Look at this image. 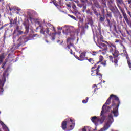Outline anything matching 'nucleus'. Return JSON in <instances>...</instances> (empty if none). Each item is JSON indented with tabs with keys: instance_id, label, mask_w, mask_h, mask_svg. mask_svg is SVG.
I'll list each match as a JSON object with an SVG mask.
<instances>
[{
	"instance_id": "nucleus-1",
	"label": "nucleus",
	"mask_w": 131,
	"mask_h": 131,
	"mask_svg": "<svg viewBox=\"0 0 131 131\" xmlns=\"http://www.w3.org/2000/svg\"><path fill=\"white\" fill-rule=\"evenodd\" d=\"M120 104V100H119L118 97L116 95L111 94L102 106V111L100 114V118L96 116L91 117V121L93 123H94L96 126H98L99 122L101 124L103 123L105 119L107 118V112L110 111L111 108H113L111 114L108 115V120H107L104 127L99 131H106L108 129L112 123L114 122V119L113 117H117L119 115L118 108Z\"/></svg>"
},
{
	"instance_id": "nucleus-2",
	"label": "nucleus",
	"mask_w": 131,
	"mask_h": 131,
	"mask_svg": "<svg viewBox=\"0 0 131 131\" xmlns=\"http://www.w3.org/2000/svg\"><path fill=\"white\" fill-rule=\"evenodd\" d=\"M63 34H66L67 35L70 33L71 36L67 39L68 45L67 47L69 49H70V47H72L73 48L74 47L73 46V41L75 37V34H76V31L74 27L69 25H64L63 26Z\"/></svg>"
},
{
	"instance_id": "nucleus-3",
	"label": "nucleus",
	"mask_w": 131,
	"mask_h": 131,
	"mask_svg": "<svg viewBox=\"0 0 131 131\" xmlns=\"http://www.w3.org/2000/svg\"><path fill=\"white\" fill-rule=\"evenodd\" d=\"M40 33L42 34H46L47 33V34H48L50 36L51 40H55L56 35L57 34L55 27L50 23L47 24L46 28H42L41 29Z\"/></svg>"
},
{
	"instance_id": "nucleus-4",
	"label": "nucleus",
	"mask_w": 131,
	"mask_h": 131,
	"mask_svg": "<svg viewBox=\"0 0 131 131\" xmlns=\"http://www.w3.org/2000/svg\"><path fill=\"white\" fill-rule=\"evenodd\" d=\"M30 39H31V38H29L25 35L21 36L17 40L16 43L13 45L12 48L10 49V51H11V52H14L15 50H18L20 46H24L25 42H27V41L30 40Z\"/></svg>"
},
{
	"instance_id": "nucleus-5",
	"label": "nucleus",
	"mask_w": 131,
	"mask_h": 131,
	"mask_svg": "<svg viewBox=\"0 0 131 131\" xmlns=\"http://www.w3.org/2000/svg\"><path fill=\"white\" fill-rule=\"evenodd\" d=\"M96 40H97L98 43L97 42L96 43L97 47L99 48L100 49H101V51H103L102 54L103 55H105L106 54V52H108V47H107V45L103 43L104 42V40H103V36L101 34H98L96 37Z\"/></svg>"
},
{
	"instance_id": "nucleus-6",
	"label": "nucleus",
	"mask_w": 131,
	"mask_h": 131,
	"mask_svg": "<svg viewBox=\"0 0 131 131\" xmlns=\"http://www.w3.org/2000/svg\"><path fill=\"white\" fill-rule=\"evenodd\" d=\"M67 125H70V128L67 131L72 130L75 126V120H73L72 118H68L64 121H63L61 126L63 130H66Z\"/></svg>"
},
{
	"instance_id": "nucleus-7",
	"label": "nucleus",
	"mask_w": 131,
	"mask_h": 131,
	"mask_svg": "<svg viewBox=\"0 0 131 131\" xmlns=\"http://www.w3.org/2000/svg\"><path fill=\"white\" fill-rule=\"evenodd\" d=\"M105 42L107 43V45H108L109 52L110 53H112L113 56H114L115 58H117L119 55H118V51L116 50V46H115L113 44L110 45L109 43H108V42L107 41H105Z\"/></svg>"
},
{
	"instance_id": "nucleus-8",
	"label": "nucleus",
	"mask_w": 131,
	"mask_h": 131,
	"mask_svg": "<svg viewBox=\"0 0 131 131\" xmlns=\"http://www.w3.org/2000/svg\"><path fill=\"white\" fill-rule=\"evenodd\" d=\"M21 34H23V31L20 30V28L19 26L17 25L16 29H15L13 32V42H15V41L18 38L19 36L21 35Z\"/></svg>"
},
{
	"instance_id": "nucleus-9",
	"label": "nucleus",
	"mask_w": 131,
	"mask_h": 131,
	"mask_svg": "<svg viewBox=\"0 0 131 131\" xmlns=\"http://www.w3.org/2000/svg\"><path fill=\"white\" fill-rule=\"evenodd\" d=\"M107 2L108 8L113 13H115V12H116V13H119L118 9H117V7H116L115 6H113L112 5L113 4H114V0H108Z\"/></svg>"
},
{
	"instance_id": "nucleus-10",
	"label": "nucleus",
	"mask_w": 131,
	"mask_h": 131,
	"mask_svg": "<svg viewBox=\"0 0 131 131\" xmlns=\"http://www.w3.org/2000/svg\"><path fill=\"white\" fill-rule=\"evenodd\" d=\"M23 24L25 26V28L24 34H27V33L29 32V20H28V18H25Z\"/></svg>"
},
{
	"instance_id": "nucleus-11",
	"label": "nucleus",
	"mask_w": 131,
	"mask_h": 131,
	"mask_svg": "<svg viewBox=\"0 0 131 131\" xmlns=\"http://www.w3.org/2000/svg\"><path fill=\"white\" fill-rule=\"evenodd\" d=\"M92 72H94V73H91L92 76H95L97 75V76H99V79L101 80L102 78L103 77V75L100 73V69H97L96 70L92 71Z\"/></svg>"
},
{
	"instance_id": "nucleus-12",
	"label": "nucleus",
	"mask_w": 131,
	"mask_h": 131,
	"mask_svg": "<svg viewBox=\"0 0 131 131\" xmlns=\"http://www.w3.org/2000/svg\"><path fill=\"white\" fill-rule=\"evenodd\" d=\"M106 21L107 22V26L110 27V30H111V28H113L114 31H116V25L115 23L113 22L111 23L110 20L108 18L106 19Z\"/></svg>"
},
{
	"instance_id": "nucleus-13",
	"label": "nucleus",
	"mask_w": 131,
	"mask_h": 131,
	"mask_svg": "<svg viewBox=\"0 0 131 131\" xmlns=\"http://www.w3.org/2000/svg\"><path fill=\"white\" fill-rule=\"evenodd\" d=\"M77 15V18L79 19L78 27L79 28H82V19H81V14L80 13L78 12L76 13Z\"/></svg>"
},
{
	"instance_id": "nucleus-14",
	"label": "nucleus",
	"mask_w": 131,
	"mask_h": 131,
	"mask_svg": "<svg viewBox=\"0 0 131 131\" xmlns=\"http://www.w3.org/2000/svg\"><path fill=\"white\" fill-rule=\"evenodd\" d=\"M122 13L124 19H125V20L126 21V23H127V24L129 25V26L131 28V21L128 20V18H127V15H126V13H125V12L123 11H122Z\"/></svg>"
},
{
	"instance_id": "nucleus-15",
	"label": "nucleus",
	"mask_w": 131,
	"mask_h": 131,
	"mask_svg": "<svg viewBox=\"0 0 131 131\" xmlns=\"http://www.w3.org/2000/svg\"><path fill=\"white\" fill-rule=\"evenodd\" d=\"M9 76V74L8 73V71H5L3 73V76L1 80H0V82H6V77Z\"/></svg>"
},
{
	"instance_id": "nucleus-16",
	"label": "nucleus",
	"mask_w": 131,
	"mask_h": 131,
	"mask_svg": "<svg viewBox=\"0 0 131 131\" xmlns=\"http://www.w3.org/2000/svg\"><path fill=\"white\" fill-rule=\"evenodd\" d=\"M85 52H84L82 53V61L84 60H88L89 62H90L91 64H94V63H95L94 62V60L93 59V58H90L89 59H88V57H85Z\"/></svg>"
},
{
	"instance_id": "nucleus-17",
	"label": "nucleus",
	"mask_w": 131,
	"mask_h": 131,
	"mask_svg": "<svg viewBox=\"0 0 131 131\" xmlns=\"http://www.w3.org/2000/svg\"><path fill=\"white\" fill-rule=\"evenodd\" d=\"M123 53H124V55H126V58L127 60L128 65L129 68H131L130 59H129V57H128V54H127V52H126V50H124Z\"/></svg>"
},
{
	"instance_id": "nucleus-18",
	"label": "nucleus",
	"mask_w": 131,
	"mask_h": 131,
	"mask_svg": "<svg viewBox=\"0 0 131 131\" xmlns=\"http://www.w3.org/2000/svg\"><path fill=\"white\" fill-rule=\"evenodd\" d=\"M88 24H90V25L91 26L93 33H94V28H95V26L93 25V20L91 19H88Z\"/></svg>"
},
{
	"instance_id": "nucleus-19",
	"label": "nucleus",
	"mask_w": 131,
	"mask_h": 131,
	"mask_svg": "<svg viewBox=\"0 0 131 131\" xmlns=\"http://www.w3.org/2000/svg\"><path fill=\"white\" fill-rule=\"evenodd\" d=\"M96 129H93L92 128H91V127H84V128H82V131H93V130H95Z\"/></svg>"
},
{
	"instance_id": "nucleus-20",
	"label": "nucleus",
	"mask_w": 131,
	"mask_h": 131,
	"mask_svg": "<svg viewBox=\"0 0 131 131\" xmlns=\"http://www.w3.org/2000/svg\"><path fill=\"white\" fill-rule=\"evenodd\" d=\"M116 4H117L118 8L120 9H121L120 5H122V3H123V0H116Z\"/></svg>"
},
{
	"instance_id": "nucleus-21",
	"label": "nucleus",
	"mask_w": 131,
	"mask_h": 131,
	"mask_svg": "<svg viewBox=\"0 0 131 131\" xmlns=\"http://www.w3.org/2000/svg\"><path fill=\"white\" fill-rule=\"evenodd\" d=\"M98 30L99 32V34H96V36L97 35H99V34H100L101 35V28L99 27L98 29ZM96 36H95V35H94V37H93V39H94V41H95V43H97V41H96V39H97V38H96Z\"/></svg>"
},
{
	"instance_id": "nucleus-22",
	"label": "nucleus",
	"mask_w": 131,
	"mask_h": 131,
	"mask_svg": "<svg viewBox=\"0 0 131 131\" xmlns=\"http://www.w3.org/2000/svg\"><path fill=\"white\" fill-rule=\"evenodd\" d=\"M4 86V83L0 82V94L1 93H3L4 92V89H3Z\"/></svg>"
},
{
	"instance_id": "nucleus-23",
	"label": "nucleus",
	"mask_w": 131,
	"mask_h": 131,
	"mask_svg": "<svg viewBox=\"0 0 131 131\" xmlns=\"http://www.w3.org/2000/svg\"><path fill=\"white\" fill-rule=\"evenodd\" d=\"M74 56L76 59H77V60H79V61H82V53H81V54L80 55V57L76 55H74Z\"/></svg>"
},
{
	"instance_id": "nucleus-24",
	"label": "nucleus",
	"mask_w": 131,
	"mask_h": 131,
	"mask_svg": "<svg viewBox=\"0 0 131 131\" xmlns=\"http://www.w3.org/2000/svg\"><path fill=\"white\" fill-rule=\"evenodd\" d=\"M10 24H17V17L13 19L10 20Z\"/></svg>"
},
{
	"instance_id": "nucleus-25",
	"label": "nucleus",
	"mask_w": 131,
	"mask_h": 131,
	"mask_svg": "<svg viewBox=\"0 0 131 131\" xmlns=\"http://www.w3.org/2000/svg\"><path fill=\"white\" fill-rule=\"evenodd\" d=\"M88 100H89V98L86 97L85 99L83 100L82 103H83V104H86V103H87L88 102Z\"/></svg>"
},
{
	"instance_id": "nucleus-26",
	"label": "nucleus",
	"mask_w": 131,
	"mask_h": 131,
	"mask_svg": "<svg viewBox=\"0 0 131 131\" xmlns=\"http://www.w3.org/2000/svg\"><path fill=\"white\" fill-rule=\"evenodd\" d=\"M103 60H104V57H103V56H100L99 57V62H102V61H103ZM99 62H97L96 65H98V64H99Z\"/></svg>"
},
{
	"instance_id": "nucleus-27",
	"label": "nucleus",
	"mask_w": 131,
	"mask_h": 131,
	"mask_svg": "<svg viewBox=\"0 0 131 131\" xmlns=\"http://www.w3.org/2000/svg\"><path fill=\"white\" fill-rule=\"evenodd\" d=\"M102 4L103 8H106L107 5L106 4V2H105L104 1L102 0Z\"/></svg>"
},
{
	"instance_id": "nucleus-28",
	"label": "nucleus",
	"mask_w": 131,
	"mask_h": 131,
	"mask_svg": "<svg viewBox=\"0 0 131 131\" xmlns=\"http://www.w3.org/2000/svg\"><path fill=\"white\" fill-rule=\"evenodd\" d=\"M28 15L30 18V21H31V12L30 11L28 12Z\"/></svg>"
},
{
	"instance_id": "nucleus-29",
	"label": "nucleus",
	"mask_w": 131,
	"mask_h": 131,
	"mask_svg": "<svg viewBox=\"0 0 131 131\" xmlns=\"http://www.w3.org/2000/svg\"><path fill=\"white\" fill-rule=\"evenodd\" d=\"M104 21H105V18L101 16L100 17V22H104Z\"/></svg>"
},
{
	"instance_id": "nucleus-30",
	"label": "nucleus",
	"mask_w": 131,
	"mask_h": 131,
	"mask_svg": "<svg viewBox=\"0 0 131 131\" xmlns=\"http://www.w3.org/2000/svg\"><path fill=\"white\" fill-rule=\"evenodd\" d=\"M57 29H58V30H62V31H64V26L61 27H58Z\"/></svg>"
},
{
	"instance_id": "nucleus-31",
	"label": "nucleus",
	"mask_w": 131,
	"mask_h": 131,
	"mask_svg": "<svg viewBox=\"0 0 131 131\" xmlns=\"http://www.w3.org/2000/svg\"><path fill=\"white\" fill-rule=\"evenodd\" d=\"M93 10L95 15H96V16H98V12L97 11V10L95 9H93Z\"/></svg>"
},
{
	"instance_id": "nucleus-32",
	"label": "nucleus",
	"mask_w": 131,
	"mask_h": 131,
	"mask_svg": "<svg viewBox=\"0 0 131 131\" xmlns=\"http://www.w3.org/2000/svg\"><path fill=\"white\" fill-rule=\"evenodd\" d=\"M8 25H9V24H6L2 27H0V30H2V29H3L4 28V27H6V26H8Z\"/></svg>"
},
{
	"instance_id": "nucleus-33",
	"label": "nucleus",
	"mask_w": 131,
	"mask_h": 131,
	"mask_svg": "<svg viewBox=\"0 0 131 131\" xmlns=\"http://www.w3.org/2000/svg\"><path fill=\"white\" fill-rule=\"evenodd\" d=\"M69 17H70L71 18H72L74 20H76V18L73 15H71L69 14Z\"/></svg>"
},
{
	"instance_id": "nucleus-34",
	"label": "nucleus",
	"mask_w": 131,
	"mask_h": 131,
	"mask_svg": "<svg viewBox=\"0 0 131 131\" xmlns=\"http://www.w3.org/2000/svg\"><path fill=\"white\" fill-rule=\"evenodd\" d=\"M114 62L115 64H117V63L118 62V60H117V59H115L114 60Z\"/></svg>"
},
{
	"instance_id": "nucleus-35",
	"label": "nucleus",
	"mask_w": 131,
	"mask_h": 131,
	"mask_svg": "<svg viewBox=\"0 0 131 131\" xmlns=\"http://www.w3.org/2000/svg\"><path fill=\"white\" fill-rule=\"evenodd\" d=\"M77 6H78V7H79V8H81L82 7V4L77 3Z\"/></svg>"
},
{
	"instance_id": "nucleus-36",
	"label": "nucleus",
	"mask_w": 131,
	"mask_h": 131,
	"mask_svg": "<svg viewBox=\"0 0 131 131\" xmlns=\"http://www.w3.org/2000/svg\"><path fill=\"white\" fill-rule=\"evenodd\" d=\"M3 129H6L7 128V127L6 126V125L4 124L3 126Z\"/></svg>"
},
{
	"instance_id": "nucleus-37",
	"label": "nucleus",
	"mask_w": 131,
	"mask_h": 131,
	"mask_svg": "<svg viewBox=\"0 0 131 131\" xmlns=\"http://www.w3.org/2000/svg\"><path fill=\"white\" fill-rule=\"evenodd\" d=\"M96 54L97 53L96 52H92V55H93V56H96Z\"/></svg>"
},
{
	"instance_id": "nucleus-38",
	"label": "nucleus",
	"mask_w": 131,
	"mask_h": 131,
	"mask_svg": "<svg viewBox=\"0 0 131 131\" xmlns=\"http://www.w3.org/2000/svg\"><path fill=\"white\" fill-rule=\"evenodd\" d=\"M35 36H38V35L37 34L33 35H32V38H34V37H35Z\"/></svg>"
},
{
	"instance_id": "nucleus-39",
	"label": "nucleus",
	"mask_w": 131,
	"mask_h": 131,
	"mask_svg": "<svg viewBox=\"0 0 131 131\" xmlns=\"http://www.w3.org/2000/svg\"><path fill=\"white\" fill-rule=\"evenodd\" d=\"M109 58H110V60L111 61H112V59H113V57H112V56H109Z\"/></svg>"
},
{
	"instance_id": "nucleus-40",
	"label": "nucleus",
	"mask_w": 131,
	"mask_h": 131,
	"mask_svg": "<svg viewBox=\"0 0 131 131\" xmlns=\"http://www.w3.org/2000/svg\"><path fill=\"white\" fill-rule=\"evenodd\" d=\"M115 42H121V41L120 40H116Z\"/></svg>"
},
{
	"instance_id": "nucleus-41",
	"label": "nucleus",
	"mask_w": 131,
	"mask_h": 131,
	"mask_svg": "<svg viewBox=\"0 0 131 131\" xmlns=\"http://www.w3.org/2000/svg\"><path fill=\"white\" fill-rule=\"evenodd\" d=\"M97 67V64H95L94 67H93L92 68V69H95V68H96Z\"/></svg>"
},
{
	"instance_id": "nucleus-42",
	"label": "nucleus",
	"mask_w": 131,
	"mask_h": 131,
	"mask_svg": "<svg viewBox=\"0 0 131 131\" xmlns=\"http://www.w3.org/2000/svg\"><path fill=\"white\" fill-rule=\"evenodd\" d=\"M127 34H128V35H130V32H129L128 31L126 30Z\"/></svg>"
},
{
	"instance_id": "nucleus-43",
	"label": "nucleus",
	"mask_w": 131,
	"mask_h": 131,
	"mask_svg": "<svg viewBox=\"0 0 131 131\" xmlns=\"http://www.w3.org/2000/svg\"><path fill=\"white\" fill-rule=\"evenodd\" d=\"M84 28H86L88 29V28H89V26H88V25L86 24Z\"/></svg>"
},
{
	"instance_id": "nucleus-44",
	"label": "nucleus",
	"mask_w": 131,
	"mask_h": 131,
	"mask_svg": "<svg viewBox=\"0 0 131 131\" xmlns=\"http://www.w3.org/2000/svg\"><path fill=\"white\" fill-rule=\"evenodd\" d=\"M5 65H6V63H3V66H2V68H5Z\"/></svg>"
},
{
	"instance_id": "nucleus-45",
	"label": "nucleus",
	"mask_w": 131,
	"mask_h": 131,
	"mask_svg": "<svg viewBox=\"0 0 131 131\" xmlns=\"http://www.w3.org/2000/svg\"><path fill=\"white\" fill-rule=\"evenodd\" d=\"M82 28H83V32H82V34H84V27H82Z\"/></svg>"
},
{
	"instance_id": "nucleus-46",
	"label": "nucleus",
	"mask_w": 131,
	"mask_h": 131,
	"mask_svg": "<svg viewBox=\"0 0 131 131\" xmlns=\"http://www.w3.org/2000/svg\"><path fill=\"white\" fill-rule=\"evenodd\" d=\"M128 4H131V0H128Z\"/></svg>"
},
{
	"instance_id": "nucleus-47",
	"label": "nucleus",
	"mask_w": 131,
	"mask_h": 131,
	"mask_svg": "<svg viewBox=\"0 0 131 131\" xmlns=\"http://www.w3.org/2000/svg\"><path fill=\"white\" fill-rule=\"evenodd\" d=\"M57 34H58L59 35H60V34H61V32L59 31V32L57 33Z\"/></svg>"
},
{
	"instance_id": "nucleus-48",
	"label": "nucleus",
	"mask_w": 131,
	"mask_h": 131,
	"mask_svg": "<svg viewBox=\"0 0 131 131\" xmlns=\"http://www.w3.org/2000/svg\"><path fill=\"white\" fill-rule=\"evenodd\" d=\"M70 54H71V55H72V49H71V51H70Z\"/></svg>"
},
{
	"instance_id": "nucleus-49",
	"label": "nucleus",
	"mask_w": 131,
	"mask_h": 131,
	"mask_svg": "<svg viewBox=\"0 0 131 131\" xmlns=\"http://www.w3.org/2000/svg\"><path fill=\"white\" fill-rule=\"evenodd\" d=\"M17 11H21V9L20 8H17Z\"/></svg>"
},
{
	"instance_id": "nucleus-50",
	"label": "nucleus",
	"mask_w": 131,
	"mask_h": 131,
	"mask_svg": "<svg viewBox=\"0 0 131 131\" xmlns=\"http://www.w3.org/2000/svg\"><path fill=\"white\" fill-rule=\"evenodd\" d=\"M45 41H46L47 43H49V41H48V40H46Z\"/></svg>"
},
{
	"instance_id": "nucleus-51",
	"label": "nucleus",
	"mask_w": 131,
	"mask_h": 131,
	"mask_svg": "<svg viewBox=\"0 0 131 131\" xmlns=\"http://www.w3.org/2000/svg\"><path fill=\"white\" fill-rule=\"evenodd\" d=\"M100 67H101V66H98L97 68H98V69H100Z\"/></svg>"
},
{
	"instance_id": "nucleus-52",
	"label": "nucleus",
	"mask_w": 131,
	"mask_h": 131,
	"mask_svg": "<svg viewBox=\"0 0 131 131\" xmlns=\"http://www.w3.org/2000/svg\"><path fill=\"white\" fill-rule=\"evenodd\" d=\"M84 9H86V6H83Z\"/></svg>"
},
{
	"instance_id": "nucleus-53",
	"label": "nucleus",
	"mask_w": 131,
	"mask_h": 131,
	"mask_svg": "<svg viewBox=\"0 0 131 131\" xmlns=\"http://www.w3.org/2000/svg\"><path fill=\"white\" fill-rule=\"evenodd\" d=\"M76 6H75V5H74L73 6V8H75Z\"/></svg>"
},
{
	"instance_id": "nucleus-54",
	"label": "nucleus",
	"mask_w": 131,
	"mask_h": 131,
	"mask_svg": "<svg viewBox=\"0 0 131 131\" xmlns=\"http://www.w3.org/2000/svg\"><path fill=\"white\" fill-rule=\"evenodd\" d=\"M103 64L104 65V66H106V63H103Z\"/></svg>"
},
{
	"instance_id": "nucleus-55",
	"label": "nucleus",
	"mask_w": 131,
	"mask_h": 131,
	"mask_svg": "<svg viewBox=\"0 0 131 131\" xmlns=\"http://www.w3.org/2000/svg\"><path fill=\"white\" fill-rule=\"evenodd\" d=\"M2 25V21L0 20V26Z\"/></svg>"
},
{
	"instance_id": "nucleus-56",
	"label": "nucleus",
	"mask_w": 131,
	"mask_h": 131,
	"mask_svg": "<svg viewBox=\"0 0 131 131\" xmlns=\"http://www.w3.org/2000/svg\"><path fill=\"white\" fill-rule=\"evenodd\" d=\"M60 41H60V40L57 41L58 43H59L60 42Z\"/></svg>"
},
{
	"instance_id": "nucleus-57",
	"label": "nucleus",
	"mask_w": 131,
	"mask_h": 131,
	"mask_svg": "<svg viewBox=\"0 0 131 131\" xmlns=\"http://www.w3.org/2000/svg\"><path fill=\"white\" fill-rule=\"evenodd\" d=\"M6 38V35H4V38Z\"/></svg>"
},
{
	"instance_id": "nucleus-58",
	"label": "nucleus",
	"mask_w": 131,
	"mask_h": 131,
	"mask_svg": "<svg viewBox=\"0 0 131 131\" xmlns=\"http://www.w3.org/2000/svg\"><path fill=\"white\" fill-rule=\"evenodd\" d=\"M105 82V80H103V82Z\"/></svg>"
},
{
	"instance_id": "nucleus-59",
	"label": "nucleus",
	"mask_w": 131,
	"mask_h": 131,
	"mask_svg": "<svg viewBox=\"0 0 131 131\" xmlns=\"http://www.w3.org/2000/svg\"><path fill=\"white\" fill-rule=\"evenodd\" d=\"M0 2H3V0H0Z\"/></svg>"
},
{
	"instance_id": "nucleus-60",
	"label": "nucleus",
	"mask_w": 131,
	"mask_h": 131,
	"mask_svg": "<svg viewBox=\"0 0 131 131\" xmlns=\"http://www.w3.org/2000/svg\"><path fill=\"white\" fill-rule=\"evenodd\" d=\"M92 73H93L94 74H95V73H94V72H92Z\"/></svg>"
},
{
	"instance_id": "nucleus-61",
	"label": "nucleus",
	"mask_w": 131,
	"mask_h": 131,
	"mask_svg": "<svg viewBox=\"0 0 131 131\" xmlns=\"http://www.w3.org/2000/svg\"><path fill=\"white\" fill-rule=\"evenodd\" d=\"M130 36H131V33H130Z\"/></svg>"
},
{
	"instance_id": "nucleus-62",
	"label": "nucleus",
	"mask_w": 131,
	"mask_h": 131,
	"mask_svg": "<svg viewBox=\"0 0 131 131\" xmlns=\"http://www.w3.org/2000/svg\"><path fill=\"white\" fill-rule=\"evenodd\" d=\"M123 36H124V35H122Z\"/></svg>"
},
{
	"instance_id": "nucleus-63",
	"label": "nucleus",
	"mask_w": 131,
	"mask_h": 131,
	"mask_svg": "<svg viewBox=\"0 0 131 131\" xmlns=\"http://www.w3.org/2000/svg\"><path fill=\"white\" fill-rule=\"evenodd\" d=\"M123 36H124V35H122Z\"/></svg>"
},
{
	"instance_id": "nucleus-64",
	"label": "nucleus",
	"mask_w": 131,
	"mask_h": 131,
	"mask_svg": "<svg viewBox=\"0 0 131 131\" xmlns=\"http://www.w3.org/2000/svg\"><path fill=\"white\" fill-rule=\"evenodd\" d=\"M0 131H2V130H1V129H0Z\"/></svg>"
}]
</instances>
